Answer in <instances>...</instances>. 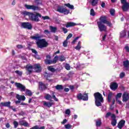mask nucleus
I'll list each match as a JSON object with an SVG mask.
<instances>
[{
    "label": "nucleus",
    "mask_w": 129,
    "mask_h": 129,
    "mask_svg": "<svg viewBox=\"0 0 129 129\" xmlns=\"http://www.w3.org/2000/svg\"><path fill=\"white\" fill-rule=\"evenodd\" d=\"M22 14L26 17V16H28L29 18L31 21L33 22H39L40 21L39 18H42V15L40 13H33L31 12H29L28 11H23L22 13Z\"/></svg>",
    "instance_id": "nucleus-1"
},
{
    "label": "nucleus",
    "mask_w": 129,
    "mask_h": 129,
    "mask_svg": "<svg viewBox=\"0 0 129 129\" xmlns=\"http://www.w3.org/2000/svg\"><path fill=\"white\" fill-rule=\"evenodd\" d=\"M94 96L95 99V104L96 106H101V102H103L102 95L99 92L94 93Z\"/></svg>",
    "instance_id": "nucleus-2"
},
{
    "label": "nucleus",
    "mask_w": 129,
    "mask_h": 129,
    "mask_svg": "<svg viewBox=\"0 0 129 129\" xmlns=\"http://www.w3.org/2000/svg\"><path fill=\"white\" fill-rule=\"evenodd\" d=\"M36 44L38 48H40L41 49L46 48V47H48V45H49V43L46 41L45 39L39 40L36 42Z\"/></svg>",
    "instance_id": "nucleus-3"
},
{
    "label": "nucleus",
    "mask_w": 129,
    "mask_h": 129,
    "mask_svg": "<svg viewBox=\"0 0 129 129\" xmlns=\"http://www.w3.org/2000/svg\"><path fill=\"white\" fill-rule=\"evenodd\" d=\"M44 98L46 100H49V101H52V99H53L54 101H58V99L56 98V96L55 95V93L52 92V96L49 94H46L44 96Z\"/></svg>",
    "instance_id": "nucleus-4"
},
{
    "label": "nucleus",
    "mask_w": 129,
    "mask_h": 129,
    "mask_svg": "<svg viewBox=\"0 0 129 129\" xmlns=\"http://www.w3.org/2000/svg\"><path fill=\"white\" fill-rule=\"evenodd\" d=\"M122 4V10L123 12H127L129 9V3L126 2V0H120Z\"/></svg>",
    "instance_id": "nucleus-5"
},
{
    "label": "nucleus",
    "mask_w": 129,
    "mask_h": 129,
    "mask_svg": "<svg viewBox=\"0 0 129 129\" xmlns=\"http://www.w3.org/2000/svg\"><path fill=\"white\" fill-rule=\"evenodd\" d=\"M99 21L97 22V23H101L102 24H106L109 27H111L112 24L110 22L107 21L106 20V17L105 16H102L99 19Z\"/></svg>",
    "instance_id": "nucleus-6"
},
{
    "label": "nucleus",
    "mask_w": 129,
    "mask_h": 129,
    "mask_svg": "<svg viewBox=\"0 0 129 129\" xmlns=\"http://www.w3.org/2000/svg\"><path fill=\"white\" fill-rule=\"evenodd\" d=\"M97 24L100 32H106L107 27L104 25V23H102L101 22H97Z\"/></svg>",
    "instance_id": "nucleus-7"
},
{
    "label": "nucleus",
    "mask_w": 129,
    "mask_h": 129,
    "mask_svg": "<svg viewBox=\"0 0 129 129\" xmlns=\"http://www.w3.org/2000/svg\"><path fill=\"white\" fill-rule=\"evenodd\" d=\"M77 97L79 100H82L84 101L88 100V95L87 94L79 93L77 95Z\"/></svg>",
    "instance_id": "nucleus-8"
},
{
    "label": "nucleus",
    "mask_w": 129,
    "mask_h": 129,
    "mask_svg": "<svg viewBox=\"0 0 129 129\" xmlns=\"http://www.w3.org/2000/svg\"><path fill=\"white\" fill-rule=\"evenodd\" d=\"M57 12L60 13V14H64V15H68L70 11L69 10L66 9L63 7H59L57 9Z\"/></svg>",
    "instance_id": "nucleus-9"
},
{
    "label": "nucleus",
    "mask_w": 129,
    "mask_h": 129,
    "mask_svg": "<svg viewBox=\"0 0 129 129\" xmlns=\"http://www.w3.org/2000/svg\"><path fill=\"white\" fill-rule=\"evenodd\" d=\"M16 98L18 100L15 101L16 104H19L21 103V101H24V100H26V97L24 95H20L19 94L16 95Z\"/></svg>",
    "instance_id": "nucleus-10"
},
{
    "label": "nucleus",
    "mask_w": 129,
    "mask_h": 129,
    "mask_svg": "<svg viewBox=\"0 0 129 129\" xmlns=\"http://www.w3.org/2000/svg\"><path fill=\"white\" fill-rule=\"evenodd\" d=\"M21 26L24 29H27V30H32L33 26L32 24L29 22H23L22 23Z\"/></svg>",
    "instance_id": "nucleus-11"
},
{
    "label": "nucleus",
    "mask_w": 129,
    "mask_h": 129,
    "mask_svg": "<svg viewBox=\"0 0 129 129\" xmlns=\"http://www.w3.org/2000/svg\"><path fill=\"white\" fill-rule=\"evenodd\" d=\"M25 7L27 10H32L33 11H38L40 10V8L38 6L34 5H25Z\"/></svg>",
    "instance_id": "nucleus-12"
},
{
    "label": "nucleus",
    "mask_w": 129,
    "mask_h": 129,
    "mask_svg": "<svg viewBox=\"0 0 129 129\" xmlns=\"http://www.w3.org/2000/svg\"><path fill=\"white\" fill-rule=\"evenodd\" d=\"M15 86L22 92H23L24 91H26V87L25 86L23 85L22 84H21L20 83H16Z\"/></svg>",
    "instance_id": "nucleus-13"
},
{
    "label": "nucleus",
    "mask_w": 129,
    "mask_h": 129,
    "mask_svg": "<svg viewBox=\"0 0 129 129\" xmlns=\"http://www.w3.org/2000/svg\"><path fill=\"white\" fill-rule=\"evenodd\" d=\"M33 69L37 73H40L42 71L41 65L39 63L35 64L33 66Z\"/></svg>",
    "instance_id": "nucleus-14"
},
{
    "label": "nucleus",
    "mask_w": 129,
    "mask_h": 129,
    "mask_svg": "<svg viewBox=\"0 0 129 129\" xmlns=\"http://www.w3.org/2000/svg\"><path fill=\"white\" fill-rule=\"evenodd\" d=\"M111 117L112 118L111 124L113 126H115L116 125L117 121H116V117L114 114H112Z\"/></svg>",
    "instance_id": "nucleus-15"
},
{
    "label": "nucleus",
    "mask_w": 129,
    "mask_h": 129,
    "mask_svg": "<svg viewBox=\"0 0 129 129\" xmlns=\"http://www.w3.org/2000/svg\"><path fill=\"white\" fill-rule=\"evenodd\" d=\"M0 106H4L5 107H9V108H12L13 106H11V102H1L0 103Z\"/></svg>",
    "instance_id": "nucleus-16"
},
{
    "label": "nucleus",
    "mask_w": 129,
    "mask_h": 129,
    "mask_svg": "<svg viewBox=\"0 0 129 129\" xmlns=\"http://www.w3.org/2000/svg\"><path fill=\"white\" fill-rule=\"evenodd\" d=\"M19 122L20 125H23L24 126H26V127L30 126L29 123H28V122H27V121L25 120H20Z\"/></svg>",
    "instance_id": "nucleus-17"
},
{
    "label": "nucleus",
    "mask_w": 129,
    "mask_h": 129,
    "mask_svg": "<svg viewBox=\"0 0 129 129\" xmlns=\"http://www.w3.org/2000/svg\"><path fill=\"white\" fill-rule=\"evenodd\" d=\"M125 123V120H121L117 124V127L119 129L122 128L124 126V124Z\"/></svg>",
    "instance_id": "nucleus-18"
},
{
    "label": "nucleus",
    "mask_w": 129,
    "mask_h": 129,
    "mask_svg": "<svg viewBox=\"0 0 129 129\" xmlns=\"http://www.w3.org/2000/svg\"><path fill=\"white\" fill-rule=\"evenodd\" d=\"M39 86L40 90H45V89H47V86L42 82H39Z\"/></svg>",
    "instance_id": "nucleus-19"
},
{
    "label": "nucleus",
    "mask_w": 129,
    "mask_h": 129,
    "mask_svg": "<svg viewBox=\"0 0 129 129\" xmlns=\"http://www.w3.org/2000/svg\"><path fill=\"white\" fill-rule=\"evenodd\" d=\"M123 101H127L129 99V94L127 93H124L122 95Z\"/></svg>",
    "instance_id": "nucleus-20"
},
{
    "label": "nucleus",
    "mask_w": 129,
    "mask_h": 129,
    "mask_svg": "<svg viewBox=\"0 0 129 129\" xmlns=\"http://www.w3.org/2000/svg\"><path fill=\"white\" fill-rule=\"evenodd\" d=\"M44 106H46V107H48L50 108L53 105V103L51 102H47V101H43V102Z\"/></svg>",
    "instance_id": "nucleus-21"
},
{
    "label": "nucleus",
    "mask_w": 129,
    "mask_h": 129,
    "mask_svg": "<svg viewBox=\"0 0 129 129\" xmlns=\"http://www.w3.org/2000/svg\"><path fill=\"white\" fill-rule=\"evenodd\" d=\"M110 87L112 90H115L118 87V85L116 83H113L110 85Z\"/></svg>",
    "instance_id": "nucleus-22"
},
{
    "label": "nucleus",
    "mask_w": 129,
    "mask_h": 129,
    "mask_svg": "<svg viewBox=\"0 0 129 129\" xmlns=\"http://www.w3.org/2000/svg\"><path fill=\"white\" fill-rule=\"evenodd\" d=\"M75 26H77V24L74 22H68L66 25V28H70V27H74Z\"/></svg>",
    "instance_id": "nucleus-23"
},
{
    "label": "nucleus",
    "mask_w": 129,
    "mask_h": 129,
    "mask_svg": "<svg viewBox=\"0 0 129 129\" xmlns=\"http://www.w3.org/2000/svg\"><path fill=\"white\" fill-rule=\"evenodd\" d=\"M31 39H33V40H36V41H39L40 39H41V35H39V34H35V36H31Z\"/></svg>",
    "instance_id": "nucleus-24"
},
{
    "label": "nucleus",
    "mask_w": 129,
    "mask_h": 129,
    "mask_svg": "<svg viewBox=\"0 0 129 129\" xmlns=\"http://www.w3.org/2000/svg\"><path fill=\"white\" fill-rule=\"evenodd\" d=\"M26 69L27 71L29 72V74H31L32 73V71L34 69V66H27Z\"/></svg>",
    "instance_id": "nucleus-25"
},
{
    "label": "nucleus",
    "mask_w": 129,
    "mask_h": 129,
    "mask_svg": "<svg viewBox=\"0 0 129 129\" xmlns=\"http://www.w3.org/2000/svg\"><path fill=\"white\" fill-rule=\"evenodd\" d=\"M90 3L93 7H96L98 4V0H91Z\"/></svg>",
    "instance_id": "nucleus-26"
},
{
    "label": "nucleus",
    "mask_w": 129,
    "mask_h": 129,
    "mask_svg": "<svg viewBox=\"0 0 129 129\" xmlns=\"http://www.w3.org/2000/svg\"><path fill=\"white\" fill-rule=\"evenodd\" d=\"M51 76H52V74L45 72L44 73V78H45V79H47V80H49V79H50V77H51Z\"/></svg>",
    "instance_id": "nucleus-27"
},
{
    "label": "nucleus",
    "mask_w": 129,
    "mask_h": 129,
    "mask_svg": "<svg viewBox=\"0 0 129 129\" xmlns=\"http://www.w3.org/2000/svg\"><path fill=\"white\" fill-rule=\"evenodd\" d=\"M75 49L78 51H80V49H81V41H79L78 45L75 47Z\"/></svg>",
    "instance_id": "nucleus-28"
},
{
    "label": "nucleus",
    "mask_w": 129,
    "mask_h": 129,
    "mask_svg": "<svg viewBox=\"0 0 129 129\" xmlns=\"http://www.w3.org/2000/svg\"><path fill=\"white\" fill-rule=\"evenodd\" d=\"M126 36V31L125 30H123L120 33V38H123V37H125Z\"/></svg>",
    "instance_id": "nucleus-29"
},
{
    "label": "nucleus",
    "mask_w": 129,
    "mask_h": 129,
    "mask_svg": "<svg viewBox=\"0 0 129 129\" xmlns=\"http://www.w3.org/2000/svg\"><path fill=\"white\" fill-rule=\"evenodd\" d=\"M25 91H26L25 94H26V95H28V96H32L33 94L32 93V92L31 91V90L25 89Z\"/></svg>",
    "instance_id": "nucleus-30"
},
{
    "label": "nucleus",
    "mask_w": 129,
    "mask_h": 129,
    "mask_svg": "<svg viewBox=\"0 0 129 129\" xmlns=\"http://www.w3.org/2000/svg\"><path fill=\"white\" fill-rule=\"evenodd\" d=\"M44 61H45V63L46 64L50 65L51 64H53V62H52V60L45 59L44 60Z\"/></svg>",
    "instance_id": "nucleus-31"
},
{
    "label": "nucleus",
    "mask_w": 129,
    "mask_h": 129,
    "mask_svg": "<svg viewBox=\"0 0 129 129\" xmlns=\"http://www.w3.org/2000/svg\"><path fill=\"white\" fill-rule=\"evenodd\" d=\"M50 30L52 33H56V31H57V27L50 26Z\"/></svg>",
    "instance_id": "nucleus-32"
},
{
    "label": "nucleus",
    "mask_w": 129,
    "mask_h": 129,
    "mask_svg": "<svg viewBox=\"0 0 129 129\" xmlns=\"http://www.w3.org/2000/svg\"><path fill=\"white\" fill-rule=\"evenodd\" d=\"M63 88V86L61 85H57L55 86V89H56V90H62Z\"/></svg>",
    "instance_id": "nucleus-33"
},
{
    "label": "nucleus",
    "mask_w": 129,
    "mask_h": 129,
    "mask_svg": "<svg viewBox=\"0 0 129 129\" xmlns=\"http://www.w3.org/2000/svg\"><path fill=\"white\" fill-rule=\"evenodd\" d=\"M58 59H59V56H55L53 59L52 60V64H56L57 63V61H58Z\"/></svg>",
    "instance_id": "nucleus-34"
},
{
    "label": "nucleus",
    "mask_w": 129,
    "mask_h": 129,
    "mask_svg": "<svg viewBox=\"0 0 129 129\" xmlns=\"http://www.w3.org/2000/svg\"><path fill=\"white\" fill-rule=\"evenodd\" d=\"M96 126H100L101 125V119H99L96 121Z\"/></svg>",
    "instance_id": "nucleus-35"
},
{
    "label": "nucleus",
    "mask_w": 129,
    "mask_h": 129,
    "mask_svg": "<svg viewBox=\"0 0 129 129\" xmlns=\"http://www.w3.org/2000/svg\"><path fill=\"white\" fill-rule=\"evenodd\" d=\"M111 97H112V93L109 92L108 95V102H110L111 101Z\"/></svg>",
    "instance_id": "nucleus-36"
},
{
    "label": "nucleus",
    "mask_w": 129,
    "mask_h": 129,
    "mask_svg": "<svg viewBox=\"0 0 129 129\" xmlns=\"http://www.w3.org/2000/svg\"><path fill=\"white\" fill-rule=\"evenodd\" d=\"M65 6L69 8V9H71V10H74V6L71 5L69 3L66 4Z\"/></svg>",
    "instance_id": "nucleus-37"
},
{
    "label": "nucleus",
    "mask_w": 129,
    "mask_h": 129,
    "mask_svg": "<svg viewBox=\"0 0 129 129\" xmlns=\"http://www.w3.org/2000/svg\"><path fill=\"white\" fill-rule=\"evenodd\" d=\"M123 66L125 68H127V67H128V65H129V61L128 60H126L125 61H123Z\"/></svg>",
    "instance_id": "nucleus-38"
},
{
    "label": "nucleus",
    "mask_w": 129,
    "mask_h": 129,
    "mask_svg": "<svg viewBox=\"0 0 129 129\" xmlns=\"http://www.w3.org/2000/svg\"><path fill=\"white\" fill-rule=\"evenodd\" d=\"M48 70L49 71H51V72H55L56 71V70L54 68H52V67H49Z\"/></svg>",
    "instance_id": "nucleus-39"
},
{
    "label": "nucleus",
    "mask_w": 129,
    "mask_h": 129,
    "mask_svg": "<svg viewBox=\"0 0 129 129\" xmlns=\"http://www.w3.org/2000/svg\"><path fill=\"white\" fill-rule=\"evenodd\" d=\"M65 57L63 55L60 56L59 57V61H60L61 62H63V61H65Z\"/></svg>",
    "instance_id": "nucleus-40"
},
{
    "label": "nucleus",
    "mask_w": 129,
    "mask_h": 129,
    "mask_svg": "<svg viewBox=\"0 0 129 129\" xmlns=\"http://www.w3.org/2000/svg\"><path fill=\"white\" fill-rule=\"evenodd\" d=\"M90 15L93 17H94V16H95V12L94 11V10H93V9H91Z\"/></svg>",
    "instance_id": "nucleus-41"
},
{
    "label": "nucleus",
    "mask_w": 129,
    "mask_h": 129,
    "mask_svg": "<svg viewBox=\"0 0 129 129\" xmlns=\"http://www.w3.org/2000/svg\"><path fill=\"white\" fill-rule=\"evenodd\" d=\"M64 127L66 129H70L71 127H72V125L70 124H67L64 125Z\"/></svg>",
    "instance_id": "nucleus-42"
},
{
    "label": "nucleus",
    "mask_w": 129,
    "mask_h": 129,
    "mask_svg": "<svg viewBox=\"0 0 129 129\" xmlns=\"http://www.w3.org/2000/svg\"><path fill=\"white\" fill-rule=\"evenodd\" d=\"M13 124H14L15 128H17V127H18V125H19V122H18L17 121H14L13 122Z\"/></svg>",
    "instance_id": "nucleus-43"
},
{
    "label": "nucleus",
    "mask_w": 129,
    "mask_h": 129,
    "mask_svg": "<svg viewBox=\"0 0 129 129\" xmlns=\"http://www.w3.org/2000/svg\"><path fill=\"white\" fill-rule=\"evenodd\" d=\"M115 13V10L114 9H111L110 10V13L111 14V16H114Z\"/></svg>",
    "instance_id": "nucleus-44"
},
{
    "label": "nucleus",
    "mask_w": 129,
    "mask_h": 129,
    "mask_svg": "<svg viewBox=\"0 0 129 129\" xmlns=\"http://www.w3.org/2000/svg\"><path fill=\"white\" fill-rule=\"evenodd\" d=\"M125 75V73L122 72L120 74L119 77L120 78L122 79L124 77Z\"/></svg>",
    "instance_id": "nucleus-45"
},
{
    "label": "nucleus",
    "mask_w": 129,
    "mask_h": 129,
    "mask_svg": "<svg viewBox=\"0 0 129 129\" xmlns=\"http://www.w3.org/2000/svg\"><path fill=\"white\" fill-rule=\"evenodd\" d=\"M70 112H71V111L70 110V109H68L66 110V112H65L66 114H67L68 115H70Z\"/></svg>",
    "instance_id": "nucleus-46"
},
{
    "label": "nucleus",
    "mask_w": 129,
    "mask_h": 129,
    "mask_svg": "<svg viewBox=\"0 0 129 129\" xmlns=\"http://www.w3.org/2000/svg\"><path fill=\"white\" fill-rule=\"evenodd\" d=\"M15 73H16L17 74H18L20 76H21V75H22V74H23V72H22L20 71H16Z\"/></svg>",
    "instance_id": "nucleus-47"
},
{
    "label": "nucleus",
    "mask_w": 129,
    "mask_h": 129,
    "mask_svg": "<svg viewBox=\"0 0 129 129\" xmlns=\"http://www.w3.org/2000/svg\"><path fill=\"white\" fill-rule=\"evenodd\" d=\"M67 45H68V42L67 41V39H66V40L63 42V47H67Z\"/></svg>",
    "instance_id": "nucleus-48"
},
{
    "label": "nucleus",
    "mask_w": 129,
    "mask_h": 129,
    "mask_svg": "<svg viewBox=\"0 0 129 129\" xmlns=\"http://www.w3.org/2000/svg\"><path fill=\"white\" fill-rule=\"evenodd\" d=\"M111 112H107L106 114V115H105V118H107L108 117H109V116H110V115H111Z\"/></svg>",
    "instance_id": "nucleus-49"
},
{
    "label": "nucleus",
    "mask_w": 129,
    "mask_h": 129,
    "mask_svg": "<svg viewBox=\"0 0 129 129\" xmlns=\"http://www.w3.org/2000/svg\"><path fill=\"white\" fill-rule=\"evenodd\" d=\"M65 68L67 69V70H70V65H69L68 63H67L65 65Z\"/></svg>",
    "instance_id": "nucleus-50"
},
{
    "label": "nucleus",
    "mask_w": 129,
    "mask_h": 129,
    "mask_svg": "<svg viewBox=\"0 0 129 129\" xmlns=\"http://www.w3.org/2000/svg\"><path fill=\"white\" fill-rule=\"evenodd\" d=\"M79 38H80V37H76L75 39L72 41V44H75V43H76V41H77V40H78V39H79Z\"/></svg>",
    "instance_id": "nucleus-51"
},
{
    "label": "nucleus",
    "mask_w": 129,
    "mask_h": 129,
    "mask_svg": "<svg viewBox=\"0 0 129 129\" xmlns=\"http://www.w3.org/2000/svg\"><path fill=\"white\" fill-rule=\"evenodd\" d=\"M121 95H122V94L121 93H119L117 94L116 98H120L121 97Z\"/></svg>",
    "instance_id": "nucleus-52"
},
{
    "label": "nucleus",
    "mask_w": 129,
    "mask_h": 129,
    "mask_svg": "<svg viewBox=\"0 0 129 129\" xmlns=\"http://www.w3.org/2000/svg\"><path fill=\"white\" fill-rule=\"evenodd\" d=\"M61 29H62V31H63L64 34H66L68 32V30H67V28L62 27Z\"/></svg>",
    "instance_id": "nucleus-53"
},
{
    "label": "nucleus",
    "mask_w": 129,
    "mask_h": 129,
    "mask_svg": "<svg viewBox=\"0 0 129 129\" xmlns=\"http://www.w3.org/2000/svg\"><path fill=\"white\" fill-rule=\"evenodd\" d=\"M16 47L18 48V49H23V48H24V46L21 44L17 45Z\"/></svg>",
    "instance_id": "nucleus-54"
},
{
    "label": "nucleus",
    "mask_w": 129,
    "mask_h": 129,
    "mask_svg": "<svg viewBox=\"0 0 129 129\" xmlns=\"http://www.w3.org/2000/svg\"><path fill=\"white\" fill-rule=\"evenodd\" d=\"M32 53H34L35 54V55H37L38 54V52H37V50L36 49H31Z\"/></svg>",
    "instance_id": "nucleus-55"
},
{
    "label": "nucleus",
    "mask_w": 129,
    "mask_h": 129,
    "mask_svg": "<svg viewBox=\"0 0 129 129\" xmlns=\"http://www.w3.org/2000/svg\"><path fill=\"white\" fill-rule=\"evenodd\" d=\"M72 36H73L72 34L70 33V34H69V35L67 37L66 40H69V39H70V38H72Z\"/></svg>",
    "instance_id": "nucleus-56"
},
{
    "label": "nucleus",
    "mask_w": 129,
    "mask_h": 129,
    "mask_svg": "<svg viewBox=\"0 0 129 129\" xmlns=\"http://www.w3.org/2000/svg\"><path fill=\"white\" fill-rule=\"evenodd\" d=\"M116 101L117 103H118V104H121V101H120L117 98H116Z\"/></svg>",
    "instance_id": "nucleus-57"
},
{
    "label": "nucleus",
    "mask_w": 129,
    "mask_h": 129,
    "mask_svg": "<svg viewBox=\"0 0 129 129\" xmlns=\"http://www.w3.org/2000/svg\"><path fill=\"white\" fill-rule=\"evenodd\" d=\"M67 122V119H64L63 121L61 122L62 124H65Z\"/></svg>",
    "instance_id": "nucleus-58"
},
{
    "label": "nucleus",
    "mask_w": 129,
    "mask_h": 129,
    "mask_svg": "<svg viewBox=\"0 0 129 129\" xmlns=\"http://www.w3.org/2000/svg\"><path fill=\"white\" fill-rule=\"evenodd\" d=\"M43 20H49L50 18L48 16L42 17Z\"/></svg>",
    "instance_id": "nucleus-59"
},
{
    "label": "nucleus",
    "mask_w": 129,
    "mask_h": 129,
    "mask_svg": "<svg viewBox=\"0 0 129 129\" xmlns=\"http://www.w3.org/2000/svg\"><path fill=\"white\" fill-rule=\"evenodd\" d=\"M125 49L126 52H129V47L128 46H125Z\"/></svg>",
    "instance_id": "nucleus-60"
},
{
    "label": "nucleus",
    "mask_w": 129,
    "mask_h": 129,
    "mask_svg": "<svg viewBox=\"0 0 129 129\" xmlns=\"http://www.w3.org/2000/svg\"><path fill=\"white\" fill-rule=\"evenodd\" d=\"M70 89H71V90H73L74 89V86H69Z\"/></svg>",
    "instance_id": "nucleus-61"
},
{
    "label": "nucleus",
    "mask_w": 129,
    "mask_h": 129,
    "mask_svg": "<svg viewBox=\"0 0 129 129\" xmlns=\"http://www.w3.org/2000/svg\"><path fill=\"white\" fill-rule=\"evenodd\" d=\"M101 6L102 7V8H104L105 7V3H104V2H102Z\"/></svg>",
    "instance_id": "nucleus-62"
},
{
    "label": "nucleus",
    "mask_w": 129,
    "mask_h": 129,
    "mask_svg": "<svg viewBox=\"0 0 129 129\" xmlns=\"http://www.w3.org/2000/svg\"><path fill=\"white\" fill-rule=\"evenodd\" d=\"M37 129H45V126H43L41 127H39V126L37 125Z\"/></svg>",
    "instance_id": "nucleus-63"
},
{
    "label": "nucleus",
    "mask_w": 129,
    "mask_h": 129,
    "mask_svg": "<svg viewBox=\"0 0 129 129\" xmlns=\"http://www.w3.org/2000/svg\"><path fill=\"white\" fill-rule=\"evenodd\" d=\"M44 34H50V32L48 31V30H45L44 31Z\"/></svg>",
    "instance_id": "nucleus-64"
}]
</instances>
